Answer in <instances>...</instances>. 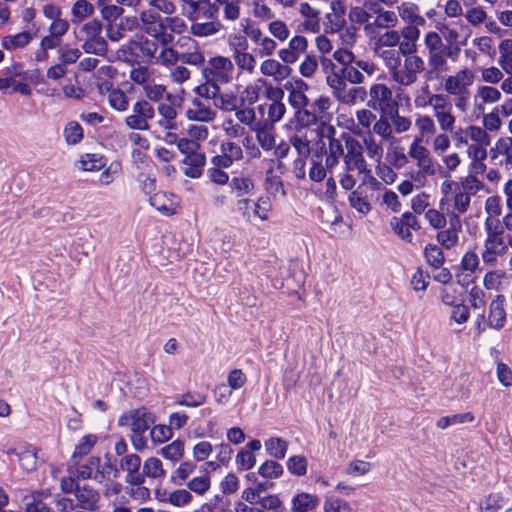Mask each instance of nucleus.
<instances>
[{
  "mask_svg": "<svg viewBox=\"0 0 512 512\" xmlns=\"http://www.w3.org/2000/svg\"><path fill=\"white\" fill-rule=\"evenodd\" d=\"M79 169L83 171H98L105 166V160L97 154H85L77 162Z\"/></svg>",
  "mask_w": 512,
  "mask_h": 512,
  "instance_id": "obj_58",
  "label": "nucleus"
},
{
  "mask_svg": "<svg viewBox=\"0 0 512 512\" xmlns=\"http://www.w3.org/2000/svg\"><path fill=\"white\" fill-rule=\"evenodd\" d=\"M345 152L343 157L344 172L340 175L339 181L347 191L352 190L356 185V178L352 175V171L364 173L367 171V163L363 154V146L360 141L347 136L344 139Z\"/></svg>",
  "mask_w": 512,
  "mask_h": 512,
  "instance_id": "obj_2",
  "label": "nucleus"
},
{
  "mask_svg": "<svg viewBox=\"0 0 512 512\" xmlns=\"http://www.w3.org/2000/svg\"><path fill=\"white\" fill-rule=\"evenodd\" d=\"M107 98L110 106L118 111H125L128 106V98L125 93L117 88H107Z\"/></svg>",
  "mask_w": 512,
  "mask_h": 512,
  "instance_id": "obj_59",
  "label": "nucleus"
},
{
  "mask_svg": "<svg viewBox=\"0 0 512 512\" xmlns=\"http://www.w3.org/2000/svg\"><path fill=\"white\" fill-rule=\"evenodd\" d=\"M132 114L127 116L125 119V124L134 130H144L147 131L150 129V125L148 121L155 116V110L153 106L147 101H138L133 105Z\"/></svg>",
  "mask_w": 512,
  "mask_h": 512,
  "instance_id": "obj_9",
  "label": "nucleus"
},
{
  "mask_svg": "<svg viewBox=\"0 0 512 512\" xmlns=\"http://www.w3.org/2000/svg\"><path fill=\"white\" fill-rule=\"evenodd\" d=\"M263 85H265V80L262 78L256 80L254 83L248 84L240 93V103L243 105L255 104L259 100Z\"/></svg>",
  "mask_w": 512,
  "mask_h": 512,
  "instance_id": "obj_41",
  "label": "nucleus"
},
{
  "mask_svg": "<svg viewBox=\"0 0 512 512\" xmlns=\"http://www.w3.org/2000/svg\"><path fill=\"white\" fill-rule=\"evenodd\" d=\"M317 135L320 137L328 138V156L344 157L345 146L343 147L340 140L334 137L335 128L332 125H325L322 123L321 127L317 129Z\"/></svg>",
  "mask_w": 512,
  "mask_h": 512,
  "instance_id": "obj_28",
  "label": "nucleus"
},
{
  "mask_svg": "<svg viewBox=\"0 0 512 512\" xmlns=\"http://www.w3.org/2000/svg\"><path fill=\"white\" fill-rule=\"evenodd\" d=\"M449 222L450 227L437 234V241L446 249H451L458 244L461 231V222L456 214L450 217Z\"/></svg>",
  "mask_w": 512,
  "mask_h": 512,
  "instance_id": "obj_21",
  "label": "nucleus"
},
{
  "mask_svg": "<svg viewBox=\"0 0 512 512\" xmlns=\"http://www.w3.org/2000/svg\"><path fill=\"white\" fill-rule=\"evenodd\" d=\"M423 142L419 141V139H413L408 148V156L416 162L420 172L433 174V160L430 151L423 145Z\"/></svg>",
  "mask_w": 512,
  "mask_h": 512,
  "instance_id": "obj_13",
  "label": "nucleus"
},
{
  "mask_svg": "<svg viewBox=\"0 0 512 512\" xmlns=\"http://www.w3.org/2000/svg\"><path fill=\"white\" fill-rule=\"evenodd\" d=\"M368 96L369 100L367 106L374 110L385 111L393 102L392 90L386 84L382 83L371 85L369 91H367V97Z\"/></svg>",
  "mask_w": 512,
  "mask_h": 512,
  "instance_id": "obj_10",
  "label": "nucleus"
},
{
  "mask_svg": "<svg viewBox=\"0 0 512 512\" xmlns=\"http://www.w3.org/2000/svg\"><path fill=\"white\" fill-rule=\"evenodd\" d=\"M260 73L265 77L272 78L276 83H281L289 78L292 69L283 64L281 60L267 58L260 64Z\"/></svg>",
  "mask_w": 512,
  "mask_h": 512,
  "instance_id": "obj_16",
  "label": "nucleus"
},
{
  "mask_svg": "<svg viewBox=\"0 0 512 512\" xmlns=\"http://www.w3.org/2000/svg\"><path fill=\"white\" fill-rule=\"evenodd\" d=\"M324 512H352L351 504L340 497H326L323 502Z\"/></svg>",
  "mask_w": 512,
  "mask_h": 512,
  "instance_id": "obj_63",
  "label": "nucleus"
},
{
  "mask_svg": "<svg viewBox=\"0 0 512 512\" xmlns=\"http://www.w3.org/2000/svg\"><path fill=\"white\" fill-rule=\"evenodd\" d=\"M289 143L296 150L299 157H308L310 155V139L307 131L296 130L290 137Z\"/></svg>",
  "mask_w": 512,
  "mask_h": 512,
  "instance_id": "obj_42",
  "label": "nucleus"
},
{
  "mask_svg": "<svg viewBox=\"0 0 512 512\" xmlns=\"http://www.w3.org/2000/svg\"><path fill=\"white\" fill-rule=\"evenodd\" d=\"M206 157L203 153L187 155L183 163L186 165L184 174L190 178H199L202 174Z\"/></svg>",
  "mask_w": 512,
  "mask_h": 512,
  "instance_id": "obj_38",
  "label": "nucleus"
},
{
  "mask_svg": "<svg viewBox=\"0 0 512 512\" xmlns=\"http://www.w3.org/2000/svg\"><path fill=\"white\" fill-rule=\"evenodd\" d=\"M424 69V60L418 55H411L405 57L403 64L400 61L390 72V76L395 83L410 86L417 81Z\"/></svg>",
  "mask_w": 512,
  "mask_h": 512,
  "instance_id": "obj_5",
  "label": "nucleus"
},
{
  "mask_svg": "<svg viewBox=\"0 0 512 512\" xmlns=\"http://www.w3.org/2000/svg\"><path fill=\"white\" fill-rule=\"evenodd\" d=\"M221 27L218 21L195 22L190 27V33L196 37H209L217 34L221 30Z\"/></svg>",
  "mask_w": 512,
  "mask_h": 512,
  "instance_id": "obj_50",
  "label": "nucleus"
},
{
  "mask_svg": "<svg viewBox=\"0 0 512 512\" xmlns=\"http://www.w3.org/2000/svg\"><path fill=\"white\" fill-rule=\"evenodd\" d=\"M186 42L192 43L194 49L180 54V61L192 66H202L205 63V56L198 48V45L191 38H185Z\"/></svg>",
  "mask_w": 512,
  "mask_h": 512,
  "instance_id": "obj_53",
  "label": "nucleus"
},
{
  "mask_svg": "<svg viewBox=\"0 0 512 512\" xmlns=\"http://www.w3.org/2000/svg\"><path fill=\"white\" fill-rule=\"evenodd\" d=\"M229 185L238 197L251 193L255 188L254 181L249 177H234Z\"/></svg>",
  "mask_w": 512,
  "mask_h": 512,
  "instance_id": "obj_61",
  "label": "nucleus"
},
{
  "mask_svg": "<svg viewBox=\"0 0 512 512\" xmlns=\"http://www.w3.org/2000/svg\"><path fill=\"white\" fill-rule=\"evenodd\" d=\"M216 116L217 112L199 99H194L191 107L186 111V117L191 121L212 122Z\"/></svg>",
  "mask_w": 512,
  "mask_h": 512,
  "instance_id": "obj_22",
  "label": "nucleus"
},
{
  "mask_svg": "<svg viewBox=\"0 0 512 512\" xmlns=\"http://www.w3.org/2000/svg\"><path fill=\"white\" fill-rule=\"evenodd\" d=\"M269 34L277 41L285 42L290 37V30L287 23L281 19H272L267 24Z\"/></svg>",
  "mask_w": 512,
  "mask_h": 512,
  "instance_id": "obj_55",
  "label": "nucleus"
},
{
  "mask_svg": "<svg viewBox=\"0 0 512 512\" xmlns=\"http://www.w3.org/2000/svg\"><path fill=\"white\" fill-rule=\"evenodd\" d=\"M482 126L486 129L487 133L497 132L503 126L502 118L500 117L498 108H494L489 113L482 114Z\"/></svg>",
  "mask_w": 512,
  "mask_h": 512,
  "instance_id": "obj_62",
  "label": "nucleus"
},
{
  "mask_svg": "<svg viewBox=\"0 0 512 512\" xmlns=\"http://www.w3.org/2000/svg\"><path fill=\"white\" fill-rule=\"evenodd\" d=\"M415 128L417 130V134L414 139H419V141H424L426 143H428L432 136L437 132V125L433 117L428 114L417 115L415 119Z\"/></svg>",
  "mask_w": 512,
  "mask_h": 512,
  "instance_id": "obj_26",
  "label": "nucleus"
},
{
  "mask_svg": "<svg viewBox=\"0 0 512 512\" xmlns=\"http://www.w3.org/2000/svg\"><path fill=\"white\" fill-rule=\"evenodd\" d=\"M373 132L383 141H387L388 144L391 142H399V139L393 134L392 124L384 116L377 118L373 125Z\"/></svg>",
  "mask_w": 512,
  "mask_h": 512,
  "instance_id": "obj_48",
  "label": "nucleus"
},
{
  "mask_svg": "<svg viewBox=\"0 0 512 512\" xmlns=\"http://www.w3.org/2000/svg\"><path fill=\"white\" fill-rule=\"evenodd\" d=\"M490 144H477L470 143L466 148V155L471 160V164L474 167H482L484 168V161L488 156L487 147Z\"/></svg>",
  "mask_w": 512,
  "mask_h": 512,
  "instance_id": "obj_43",
  "label": "nucleus"
},
{
  "mask_svg": "<svg viewBox=\"0 0 512 512\" xmlns=\"http://www.w3.org/2000/svg\"><path fill=\"white\" fill-rule=\"evenodd\" d=\"M378 16L375 20V25L380 28H394L398 24V17L394 11L383 10L381 8H374L372 10Z\"/></svg>",
  "mask_w": 512,
  "mask_h": 512,
  "instance_id": "obj_60",
  "label": "nucleus"
},
{
  "mask_svg": "<svg viewBox=\"0 0 512 512\" xmlns=\"http://www.w3.org/2000/svg\"><path fill=\"white\" fill-rule=\"evenodd\" d=\"M284 88L288 91V102L295 110L306 107L309 104V99L306 95L309 86L302 79H292L285 83Z\"/></svg>",
  "mask_w": 512,
  "mask_h": 512,
  "instance_id": "obj_14",
  "label": "nucleus"
},
{
  "mask_svg": "<svg viewBox=\"0 0 512 512\" xmlns=\"http://www.w3.org/2000/svg\"><path fill=\"white\" fill-rule=\"evenodd\" d=\"M239 103V98L235 93L221 92V90H219L218 95L214 101L215 107L225 112H232L237 110Z\"/></svg>",
  "mask_w": 512,
  "mask_h": 512,
  "instance_id": "obj_49",
  "label": "nucleus"
},
{
  "mask_svg": "<svg viewBox=\"0 0 512 512\" xmlns=\"http://www.w3.org/2000/svg\"><path fill=\"white\" fill-rule=\"evenodd\" d=\"M357 123L353 119L348 120L346 128L356 135H361L363 130L370 132V127L374 125L377 120L376 114L367 108H362L356 111Z\"/></svg>",
  "mask_w": 512,
  "mask_h": 512,
  "instance_id": "obj_20",
  "label": "nucleus"
},
{
  "mask_svg": "<svg viewBox=\"0 0 512 512\" xmlns=\"http://www.w3.org/2000/svg\"><path fill=\"white\" fill-rule=\"evenodd\" d=\"M154 422L155 416L145 407L125 411L117 421L121 428L131 431L130 440L136 451H142L147 447L144 433Z\"/></svg>",
  "mask_w": 512,
  "mask_h": 512,
  "instance_id": "obj_1",
  "label": "nucleus"
},
{
  "mask_svg": "<svg viewBox=\"0 0 512 512\" xmlns=\"http://www.w3.org/2000/svg\"><path fill=\"white\" fill-rule=\"evenodd\" d=\"M386 162L396 169H401L408 164L409 156L404 152V148L399 145V142L388 144Z\"/></svg>",
  "mask_w": 512,
  "mask_h": 512,
  "instance_id": "obj_36",
  "label": "nucleus"
},
{
  "mask_svg": "<svg viewBox=\"0 0 512 512\" xmlns=\"http://www.w3.org/2000/svg\"><path fill=\"white\" fill-rule=\"evenodd\" d=\"M75 497L77 500L76 507L87 511L98 509L99 493L88 485L79 486L75 492Z\"/></svg>",
  "mask_w": 512,
  "mask_h": 512,
  "instance_id": "obj_23",
  "label": "nucleus"
},
{
  "mask_svg": "<svg viewBox=\"0 0 512 512\" xmlns=\"http://www.w3.org/2000/svg\"><path fill=\"white\" fill-rule=\"evenodd\" d=\"M320 504L317 494L309 492H298L291 499L290 512H313Z\"/></svg>",
  "mask_w": 512,
  "mask_h": 512,
  "instance_id": "obj_19",
  "label": "nucleus"
},
{
  "mask_svg": "<svg viewBox=\"0 0 512 512\" xmlns=\"http://www.w3.org/2000/svg\"><path fill=\"white\" fill-rule=\"evenodd\" d=\"M475 420V416L472 412H465L459 414H453L450 416H444L438 419L436 427L444 430L452 425H461L465 423H472Z\"/></svg>",
  "mask_w": 512,
  "mask_h": 512,
  "instance_id": "obj_47",
  "label": "nucleus"
},
{
  "mask_svg": "<svg viewBox=\"0 0 512 512\" xmlns=\"http://www.w3.org/2000/svg\"><path fill=\"white\" fill-rule=\"evenodd\" d=\"M139 28L160 44H170L174 39L172 34L165 32L164 18L160 12L153 9H145L139 13Z\"/></svg>",
  "mask_w": 512,
  "mask_h": 512,
  "instance_id": "obj_4",
  "label": "nucleus"
},
{
  "mask_svg": "<svg viewBox=\"0 0 512 512\" xmlns=\"http://www.w3.org/2000/svg\"><path fill=\"white\" fill-rule=\"evenodd\" d=\"M478 255L473 251L466 252L460 263L458 272L456 273L457 282L462 286H468L474 282L475 272L479 267Z\"/></svg>",
  "mask_w": 512,
  "mask_h": 512,
  "instance_id": "obj_15",
  "label": "nucleus"
},
{
  "mask_svg": "<svg viewBox=\"0 0 512 512\" xmlns=\"http://www.w3.org/2000/svg\"><path fill=\"white\" fill-rule=\"evenodd\" d=\"M159 119L157 120V127L162 130L174 131L178 129L177 111L167 103H161L158 106Z\"/></svg>",
  "mask_w": 512,
  "mask_h": 512,
  "instance_id": "obj_27",
  "label": "nucleus"
},
{
  "mask_svg": "<svg viewBox=\"0 0 512 512\" xmlns=\"http://www.w3.org/2000/svg\"><path fill=\"white\" fill-rule=\"evenodd\" d=\"M212 487V479L209 472L205 471L202 474L191 478L186 483L187 490L191 491V495L193 494L203 497L205 496Z\"/></svg>",
  "mask_w": 512,
  "mask_h": 512,
  "instance_id": "obj_32",
  "label": "nucleus"
},
{
  "mask_svg": "<svg viewBox=\"0 0 512 512\" xmlns=\"http://www.w3.org/2000/svg\"><path fill=\"white\" fill-rule=\"evenodd\" d=\"M31 40L32 36L29 32H21L16 35H7L3 37L1 43L5 49L13 50L25 47Z\"/></svg>",
  "mask_w": 512,
  "mask_h": 512,
  "instance_id": "obj_57",
  "label": "nucleus"
},
{
  "mask_svg": "<svg viewBox=\"0 0 512 512\" xmlns=\"http://www.w3.org/2000/svg\"><path fill=\"white\" fill-rule=\"evenodd\" d=\"M150 205L165 215H173L178 211L179 204L172 195L159 191L150 197Z\"/></svg>",
  "mask_w": 512,
  "mask_h": 512,
  "instance_id": "obj_25",
  "label": "nucleus"
},
{
  "mask_svg": "<svg viewBox=\"0 0 512 512\" xmlns=\"http://www.w3.org/2000/svg\"><path fill=\"white\" fill-rule=\"evenodd\" d=\"M362 146L365 148L367 156L376 163L382 161L384 148L381 142L377 141L371 132H367L362 140Z\"/></svg>",
  "mask_w": 512,
  "mask_h": 512,
  "instance_id": "obj_40",
  "label": "nucleus"
},
{
  "mask_svg": "<svg viewBox=\"0 0 512 512\" xmlns=\"http://www.w3.org/2000/svg\"><path fill=\"white\" fill-rule=\"evenodd\" d=\"M334 98L340 104L354 106L367 99V90L363 86H349L346 83Z\"/></svg>",
  "mask_w": 512,
  "mask_h": 512,
  "instance_id": "obj_18",
  "label": "nucleus"
},
{
  "mask_svg": "<svg viewBox=\"0 0 512 512\" xmlns=\"http://www.w3.org/2000/svg\"><path fill=\"white\" fill-rule=\"evenodd\" d=\"M159 454L166 460L174 463L179 462L183 459L185 454L184 442L180 439H176L170 444L162 447L159 451Z\"/></svg>",
  "mask_w": 512,
  "mask_h": 512,
  "instance_id": "obj_45",
  "label": "nucleus"
},
{
  "mask_svg": "<svg viewBox=\"0 0 512 512\" xmlns=\"http://www.w3.org/2000/svg\"><path fill=\"white\" fill-rule=\"evenodd\" d=\"M94 6L87 0H77L71 8V22L79 24L94 14Z\"/></svg>",
  "mask_w": 512,
  "mask_h": 512,
  "instance_id": "obj_44",
  "label": "nucleus"
},
{
  "mask_svg": "<svg viewBox=\"0 0 512 512\" xmlns=\"http://www.w3.org/2000/svg\"><path fill=\"white\" fill-rule=\"evenodd\" d=\"M235 39L242 40L243 47L242 50L235 49L234 61L240 70L252 74L256 67V58L253 54L246 51L247 42L242 36H235Z\"/></svg>",
  "mask_w": 512,
  "mask_h": 512,
  "instance_id": "obj_30",
  "label": "nucleus"
},
{
  "mask_svg": "<svg viewBox=\"0 0 512 512\" xmlns=\"http://www.w3.org/2000/svg\"><path fill=\"white\" fill-rule=\"evenodd\" d=\"M49 497L48 491H35L25 498L26 512H51V508L44 502Z\"/></svg>",
  "mask_w": 512,
  "mask_h": 512,
  "instance_id": "obj_39",
  "label": "nucleus"
},
{
  "mask_svg": "<svg viewBox=\"0 0 512 512\" xmlns=\"http://www.w3.org/2000/svg\"><path fill=\"white\" fill-rule=\"evenodd\" d=\"M445 94L432 93L429 87L426 85L414 97V106L417 109H424L427 106H431L434 110L435 106L443 99Z\"/></svg>",
  "mask_w": 512,
  "mask_h": 512,
  "instance_id": "obj_37",
  "label": "nucleus"
},
{
  "mask_svg": "<svg viewBox=\"0 0 512 512\" xmlns=\"http://www.w3.org/2000/svg\"><path fill=\"white\" fill-rule=\"evenodd\" d=\"M237 210L247 221H268L272 211V202L267 196L259 197L255 202L249 198H242L237 201Z\"/></svg>",
  "mask_w": 512,
  "mask_h": 512,
  "instance_id": "obj_7",
  "label": "nucleus"
},
{
  "mask_svg": "<svg viewBox=\"0 0 512 512\" xmlns=\"http://www.w3.org/2000/svg\"><path fill=\"white\" fill-rule=\"evenodd\" d=\"M252 131L255 132L256 140L263 150L270 151L276 147V138L272 125L269 126L267 123L257 122Z\"/></svg>",
  "mask_w": 512,
  "mask_h": 512,
  "instance_id": "obj_29",
  "label": "nucleus"
},
{
  "mask_svg": "<svg viewBox=\"0 0 512 512\" xmlns=\"http://www.w3.org/2000/svg\"><path fill=\"white\" fill-rule=\"evenodd\" d=\"M294 119L296 123V130L304 131L305 128L315 125L318 122L317 116H315L311 107H302L301 109L295 110Z\"/></svg>",
  "mask_w": 512,
  "mask_h": 512,
  "instance_id": "obj_52",
  "label": "nucleus"
},
{
  "mask_svg": "<svg viewBox=\"0 0 512 512\" xmlns=\"http://www.w3.org/2000/svg\"><path fill=\"white\" fill-rule=\"evenodd\" d=\"M166 474L163 462L159 458L150 456L143 462L142 475H144V479L147 477L152 480H163Z\"/></svg>",
  "mask_w": 512,
  "mask_h": 512,
  "instance_id": "obj_34",
  "label": "nucleus"
},
{
  "mask_svg": "<svg viewBox=\"0 0 512 512\" xmlns=\"http://www.w3.org/2000/svg\"><path fill=\"white\" fill-rule=\"evenodd\" d=\"M120 467L126 472L125 482L127 484H144V475L140 471L141 458L137 454L125 455L120 460Z\"/></svg>",
  "mask_w": 512,
  "mask_h": 512,
  "instance_id": "obj_17",
  "label": "nucleus"
},
{
  "mask_svg": "<svg viewBox=\"0 0 512 512\" xmlns=\"http://www.w3.org/2000/svg\"><path fill=\"white\" fill-rule=\"evenodd\" d=\"M508 285L506 271L501 269L490 270L483 277V286L487 290L501 291Z\"/></svg>",
  "mask_w": 512,
  "mask_h": 512,
  "instance_id": "obj_31",
  "label": "nucleus"
},
{
  "mask_svg": "<svg viewBox=\"0 0 512 512\" xmlns=\"http://www.w3.org/2000/svg\"><path fill=\"white\" fill-rule=\"evenodd\" d=\"M234 64L232 60L225 56L211 57L206 66L202 69V75L205 79L213 80L218 84H228L233 79Z\"/></svg>",
  "mask_w": 512,
  "mask_h": 512,
  "instance_id": "obj_6",
  "label": "nucleus"
},
{
  "mask_svg": "<svg viewBox=\"0 0 512 512\" xmlns=\"http://www.w3.org/2000/svg\"><path fill=\"white\" fill-rule=\"evenodd\" d=\"M433 113V119L437 127L443 132L453 133L457 119L453 113L452 104L449 102L447 95L435 106Z\"/></svg>",
  "mask_w": 512,
  "mask_h": 512,
  "instance_id": "obj_11",
  "label": "nucleus"
},
{
  "mask_svg": "<svg viewBox=\"0 0 512 512\" xmlns=\"http://www.w3.org/2000/svg\"><path fill=\"white\" fill-rule=\"evenodd\" d=\"M475 81V74L470 68H462L454 74L446 75L442 80L443 90L449 96L467 94Z\"/></svg>",
  "mask_w": 512,
  "mask_h": 512,
  "instance_id": "obj_8",
  "label": "nucleus"
},
{
  "mask_svg": "<svg viewBox=\"0 0 512 512\" xmlns=\"http://www.w3.org/2000/svg\"><path fill=\"white\" fill-rule=\"evenodd\" d=\"M397 11L401 19L410 25L424 26L425 18L419 14V8L411 2H404L397 7Z\"/></svg>",
  "mask_w": 512,
  "mask_h": 512,
  "instance_id": "obj_33",
  "label": "nucleus"
},
{
  "mask_svg": "<svg viewBox=\"0 0 512 512\" xmlns=\"http://www.w3.org/2000/svg\"><path fill=\"white\" fill-rule=\"evenodd\" d=\"M196 470V464L192 461H182L170 474V482L175 486L186 484Z\"/></svg>",
  "mask_w": 512,
  "mask_h": 512,
  "instance_id": "obj_35",
  "label": "nucleus"
},
{
  "mask_svg": "<svg viewBox=\"0 0 512 512\" xmlns=\"http://www.w3.org/2000/svg\"><path fill=\"white\" fill-rule=\"evenodd\" d=\"M64 138L68 145H76L83 139V129L76 121H70L64 127Z\"/></svg>",
  "mask_w": 512,
  "mask_h": 512,
  "instance_id": "obj_64",
  "label": "nucleus"
},
{
  "mask_svg": "<svg viewBox=\"0 0 512 512\" xmlns=\"http://www.w3.org/2000/svg\"><path fill=\"white\" fill-rule=\"evenodd\" d=\"M484 210L487 217L484 221V227H487V223L492 221H499L498 217L502 213L501 198L497 195L489 196L485 200Z\"/></svg>",
  "mask_w": 512,
  "mask_h": 512,
  "instance_id": "obj_51",
  "label": "nucleus"
},
{
  "mask_svg": "<svg viewBox=\"0 0 512 512\" xmlns=\"http://www.w3.org/2000/svg\"><path fill=\"white\" fill-rule=\"evenodd\" d=\"M502 98L501 91L491 85L477 87L473 97V110L476 114H483L487 105L498 103Z\"/></svg>",
  "mask_w": 512,
  "mask_h": 512,
  "instance_id": "obj_12",
  "label": "nucleus"
},
{
  "mask_svg": "<svg viewBox=\"0 0 512 512\" xmlns=\"http://www.w3.org/2000/svg\"><path fill=\"white\" fill-rule=\"evenodd\" d=\"M222 7L224 18L237 21L241 16V0H215Z\"/></svg>",
  "mask_w": 512,
  "mask_h": 512,
  "instance_id": "obj_56",
  "label": "nucleus"
},
{
  "mask_svg": "<svg viewBox=\"0 0 512 512\" xmlns=\"http://www.w3.org/2000/svg\"><path fill=\"white\" fill-rule=\"evenodd\" d=\"M485 230L484 246L481 253L483 262L486 265L495 266L499 257H503L508 252V245L504 239V231L500 221H490Z\"/></svg>",
  "mask_w": 512,
  "mask_h": 512,
  "instance_id": "obj_3",
  "label": "nucleus"
},
{
  "mask_svg": "<svg viewBox=\"0 0 512 512\" xmlns=\"http://www.w3.org/2000/svg\"><path fill=\"white\" fill-rule=\"evenodd\" d=\"M165 501L173 507L184 508L192 503L193 496L187 488H177L167 494Z\"/></svg>",
  "mask_w": 512,
  "mask_h": 512,
  "instance_id": "obj_46",
  "label": "nucleus"
},
{
  "mask_svg": "<svg viewBox=\"0 0 512 512\" xmlns=\"http://www.w3.org/2000/svg\"><path fill=\"white\" fill-rule=\"evenodd\" d=\"M160 52L153 63L165 67L174 66L180 60V54L177 50L170 47L169 44H160Z\"/></svg>",
  "mask_w": 512,
  "mask_h": 512,
  "instance_id": "obj_54",
  "label": "nucleus"
},
{
  "mask_svg": "<svg viewBox=\"0 0 512 512\" xmlns=\"http://www.w3.org/2000/svg\"><path fill=\"white\" fill-rule=\"evenodd\" d=\"M505 298L497 295L489 307L488 325L496 330L503 328L506 322V311L504 308Z\"/></svg>",
  "mask_w": 512,
  "mask_h": 512,
  "instance_id": "obj_24",
  "label": "nucleus"
}]
</instances>
